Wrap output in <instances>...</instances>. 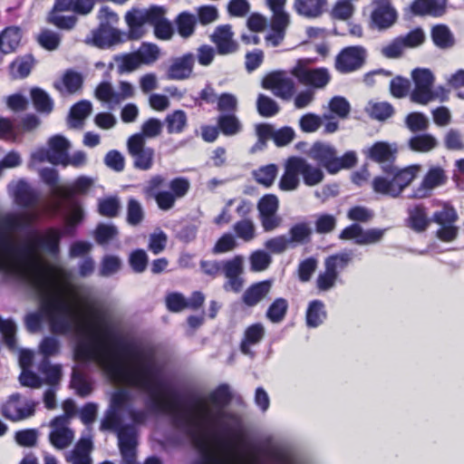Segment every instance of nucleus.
<instances>
[{"label": "nucleus", "mask_w": 464, "mask_h": 464, "mask_svg": "<svg viewBox=\"0 0 464 464\" xmlns=\"http://www.w3.org/2000/svg\"><path fill=\"white\" fill-rule=\"evenodd\" d=\"M71 147L70 141L62 135H55L48 141L52 164L63 165Z\"/></svg>", "instance_id": "obj_29"}, {"label": "nucleus", "mask_w": 464, "mask_h": 464, "mask_svg": "<svg viewBox=\"0 0 464 464\" xmlns=\"http://www.w3.org/2000/svg\"><path fill=\"white\" fill-rule=\"evenodd\" d=\"M404 46L401 41L397 36L388 44L382 46L380 50L381 54L387 59H398L402 56L404 53Z\"/></svg>", "instance_id": "obj_64"}, {"label": "nucleus", "mask_w": 464, "mask_h": 464, "mask_svg": "<svg viewBox=\"0 0 464 464\" xmlns=\"http://www.w3.org/2000/svg\"><path fill=\"white\" fill-rule=\"evenodd\" d=\"M406 127L413 133L426 131L430 127L428 117L422 112H411L405 118Z\"/></svg>", "instance_id": "obj_54"}, {"label": "nucleus", "mask_w": 464, "mask_h": 464, "mask_svg": "<svg viewBox=\"0 0 464 464\" xmlns=\"http://www.w3.org/2000/svg\"><path fill=\"white\" fill-rule=\"evenodd\" d=\"M372 5L371 27L382 31L395 24L398 14L391 0H372Z\"/></svg>", "instance_id": "obj_13"}, {"label": "nucleus", "mask_w": 464, "mask_h": 464, "mask_svg": "<svg viewBox=\"0 0 464 464\" xmlns=\"http://www.w3.org/2000/svg\"><path fill=\"white\" fill-rule=\"evenodd\" d=\"M398 153L396 143L377 141L367 152V157L379 164L383 174L372 180V188L376 193L397 198L417 177L420 167L411 165L399 169L394 165Z\"/></svg>", "instance_id": "obj_2"}, {"label": "nucleus", "mask_w": 464, "mask_h": 464, "mask_svg": "<svg viewBox=\"0 0 464 464\" xmlns=\"http://www.w3.org/2000/svg\"><path fill=\"white\" fill-rule=\"evenodd\" d=\"M31 97L35 109L44 113H50L53 108V102L46 92L40 88L31 90Z\"/></svg>", "instance_id": "obj_50"}, {"label": "nucleus", "mask_w": 464, "mask_h": 464, "mask_svg": "<svg viewBox=\"0 0 464 464\" xmlns=\"http://www.w3.org/2000/svg\"><path fill=\"white\" fill-rule=\"evenodd\" d=\"M353 256L352 251H343L325 259V271L321 274V291H328L334 286L339 273L352 262Z\"/></svg>", "instance_id": "obj_7"}, {"label": "nucleus", "mask_w": 464, "mask_h": 464, "mask_svg": "<svg viewBox=\"0 0 464 464\" xmlns=\"http://www.w3.org/2000/svg\"><path fill=\"white\" fill-rule=\"evenodd\" d=\"M195 57L192 53H186L171 61L166 72L169 80L181 81L190 77L193 72Z\"/></svg>", "instance_id": "obj_22"}, {"label": "nucleus", "mask_w": 464, "mask_h": 464, "mask_svg": "<svg viewBox=\"0 0 464 464\" xmlns=\"http://www.w3.org/2000/svg\"><path fill=\"white\" fill-rule=\"evenodd\" d=\"M299 173L294 162L293 157H290L285 165V172L280 179L279 188L285 191H291L297 188L299 185Z\"/></svg>", "instance_id": "obj_36"}, {"label": "nucleus", "mask_w": 464, "mask_h": 464, "mask_svg": "<svg viewBox=\"0 0 464 464\" xmlns=\"http://www.w3.org/2000/svg\"><path fill=\"white\" fill-rule=\"evenodd\" d=\"M329 110L341 119L348 117L351 106L349 102L342 96H334L329 102Z\"/></svg>", "instance_id": "obj_63"}, {"label": "nucleus", "mask_w": 464, "mask_h": 464, "mask_svg": "<svg viewBox=\"0 0 464 464\" xmlns=\"http://www.w3.org/2000/svg\"><path fill=\"white\" fill-rule=\"evenodd\" d=\"M408 227L417 233H421L427 229L430 224L426 208L422 205H416L408 210Z\"/></svg>", "instance_id": "obj_33"}, {"label": "nucleus", "mask_w": 464, "mask_h": 464, "mask_svg": "<svg viewBox=\"0 0 464 464\" xmlns=\"http://www.w3.org/2000/svg\"><path fill=\"white\" fill-rule=\"evenodd\" d=\"M220 55H229L238 50V44L234 40V33L229 24L218 26L210 36Z\"/></svg>", "instance_id": "obj_20"}, {"label": "nucleus", "mask_w": 464, "mask_h": 464, "mask_svg": "<svg viewBox=\"0 0 464 464\" xmlns=\"http://www.w3.org/2000/svg\"><path fill=\"white\" fill-rule=\"evenodd\" d=\"M82 75L73 70H67L61 80L53 82V87L62 94H74L78 92L82 86Z\"/></svg>", "instance_id": "obj_26"}, {"label": "nucleus", "mask_w": 464, "mask_h": 464, "mask_svg": "<svg viewBox=\"0 0 464 464\" xmlns=\"http://www.w3.org/2000/svg\"><path fill=\"white\" fill-rule=\"evenodd\" d=\"M233 231L244 242H251L256 237V227L251 218H241L235 222Z\"/></svg>", "instance_id": "obj_42"}, {"label": "nucleus", "mask_w": 464, "mask_h": 464, "mask_svg": "<svg viewBox=\"0 0 464 464\" xmlns=\"http://www.w3.org/2000/svg\"><path fill=\"white\" fill-rule=\"evenodd\" d=\"M357 162L354 151H348L343 156L338 157L336 150L328 144L321 143V167L325 168L330 173L334 174L343 169H350Z\"/></svg>", "instance_id": "obj_11"}, {"label": "nucleus", "mask_w": 464, "mask_h": 464, "mask_svg": "<svg viewBox=\"0 0 464 464\" xmlns=\"http://www.w3.org/2000/svg\"><path fill=\"white\" fill-rule=\"evenodd\" d=\"M218 127L225 136H235L242 130V124L235 114L219 115Z\"/></svg>", "instance_id": "obj_43"}, {"label": "nucleus", "mask_w": 464, "mask_h": 464, "mask_svg": "<svg viewBox=\"0 0 464 464\" xmlns=\"http://www.w3.org/2000/svg\"><path fill=\"white\" fill-rule=\"evenodd\" d=\"M244 272V257L240 255L235 256L233 258L222 261V270L227 279L224 284L226 291H233L238 293L244 285V279L241 275Z\"/></svg>", "instance_id": "obj_18"}, {"label": "nucleus", "mask_w": 464, "mask_h": 464, "mask_svg": "<svg viewBox=\"0 0 464 464\" xmlns=\"http://www.w3.org/2000/svg\"><path fill=\"white\" fill-rule=\"evenodd\" d=\"M385 229L370 228L364 230L357 223L346 227L339 235L342 240H353L356 245L365 246L380 242L384 236Z\"/></svg>", "instance_id": "obj_15"}, {"label": "nucleus", "mask_w": 464, "mask_h": 464, "mask_svg": "<svg viewBox=\"0 0 464 464\" xmlns=\"http://www.w3.org/2000/svg\"><path fill=\"white\" fill-rule=\"evenodd\" d=\"M159 12L156 18H153L151 25L154 27V34L158 39L169 40L173 34L172 24L165 17L166 8L159 6Z\"/></svg>", "instance_id": "obj_34"}, {"label": "nucleus", "mask_w": 464, "mask_h": 464, "mask_svg": "<svg viewBox=\"0 0 464 464\" xmlns=\"http://www.w3.org/2000/svg\"><path fill=\"white\" fill-rule=\"evenodd\" d=\"M60 352V342L56 337L46 336L39 344V353L43 355V360H48L49 357L55 356Z\"/></svg>", "instance_id": "obj_61"}, {"label": "nucleus", "mask_w": 464, "mask_h": 464, "mask_svg": "<svg viewBox=\"0 0 464 464\" xmlns=\"http://www.w3.org/2000/svg\"><path fill=\"white\" fill-rule=\"evenodd\" d=\"M314 59H299L291 73L307 88L299 92L295 98V106L302 109L310 104L314 99L315 91L319 88V69H312L310 66Z\"/></svg>", "instance_id": "obj_4"}, {"label": "nucleus", "mask_w": 464, "mask_h": 464, "mask_svg": "<svg viewBox=\"0 0 464 464\" xmlns=\"http://www.w3.org/2000/svg\"><path fill=\"white\" fill-rule=\"evenodd\" d=\"M92 104L87 100L75 103L70 110L68 125L72 129H82L84 120L91 114Z\"/></svg>", "instance_id": "obj_30"}, {"label": "nucleus", "mask_w": 464, "mask_h": 464, "mask_svg": "<svg viewBox=\"0 0 464 464\" xmlns=\"http://www.w3.org/2000/svg\"><path fill=\"white\" fill-rule=\"evenodd\" d=\"M270 289L271 283L269 281H262L254 284L244 293L243 302L247 306H254L268 295Z\"/></svg>", "instance_id": "obj_35"}, {"label": "nucleus", "mask_w": 464, "mask_h": 464, "mask_svg": "<svg viewBox=\"0 0 464 464\" xmlns=\"http://www.w3.org/2000/svg\"><path fill=\"white\" fill-rule=\"evenodd\" d=\"M34 407V401L23 399L20 394L15 393L3 405L1 412L6 419L17 421L33 416Z\"/></svg>", "instance_id": "obj_17"}, {"label": "nucleus", "mask_w": 464, "mask_h": 464, "mask_svg": "<svg viewBox=\"0 0 464 464\" xmlns=\"http://www.w3.org/2000/svg\"><path fill=\"white\" fill-rule=\"evenodd\" d=\"M447 180L448 177L444 169L439 166L430 168L423 179L424 186L430 188V189L444 185Z\"/></svg>", "instance_id": "obj_56"}, {"label": "nucleus", "mask_w": 464, "mask_h": 464, "mask_svg": "<svg viewBox=\"0 0 464 464\" xmlns=\"http://www.w3.org/2000/svg\"><path fill=\"white\" fill-rule=\"evenodd\" d=\"M159 5H152L148 9L132 8L125 14V20L129 26L128 39L137 40L144 34L143 26L151 24L159 12Z\"/></svg>", "instance_id": "obj_8"}, {"label": "nucleus", "mask_w": 464, "mask_h": 464, "mask_svg": "<svg viewBox=\"0 0 464 464\" xmlns=\"http://www.w3.org/2000/svg\"><path fill=\"white\" fill-rule=\"evenodd\" d=\"M113 60L117 65V71L120 74L133 72L140 66L134 52L115 55Z\"/></svg>", "instance_id": "obj_52"}, {"label": "nucleus", "mask_w": 464, "mask_h": 464, "mask_svg": "<svg viewBox=\"0 0 464 464\" xmlns=\"http://www.w3.org/2000/svg\"><path fill=\"white\" fill-rule=\"evenodd\" d=\"M262 86L271 90L276 97L285 101H289L295 92L294 80L282 72L268 75L264 79Z\"/></svg>", "instance_id": "obj_19"}, {"label": "nucleus", "mask_w": 464, "mask_h": 464, "mask_svg": "<svg viewBox=\"0 0 464 464\" xmlns=\"http://www.w3.org/2000/svg\"><path fill=\"white\" fill-rule=\"evenodd\" d=\"M70 417L61 415L55 417L50 423L51 431L49 440L57 450H63L69 447L74 440V432L69 427Z\"/></svg>", "instance_id": "obj_14"}, {"label": "nucleus", "mask_w": 464, "mask_h": 464, "mask_svg": "<svg viewBox=\"0 0 464 464\" xmlns=\"http://www.w3.org/2000/svg\"><path fill=\"white\" fill-rule=\"evenodd\" d=\"M22 31L18 26H8L0 33V53H14L20 44Z\"/></svg>", "instance_id": "obj_28"}, {"label": "nucleus", "mask_w": 464, "mask_h": 464, "mask_svg": "<svg viewBox=\"0 0 464 464\" xmlns=\"http://www.w3.org/2000/svg\"><path fill=\"white\" fill-rule=\"evenodd\" d=\"M34 64V59L31 54L17 57L9 66L13 78L23 79L27 77Z\"/></svg>", "instance_id": "obj_41"}, {"label": "nucleus", "mask_w": 464, "mask_h": 464, "mask_svg": "<svg viewBox=\"0 0 464 464\" xmlns=\"http://www.w3.org/2000/svg\"><path fill=\"white\" fill-rule=\"evenodd\" d=\"M293 9L302 17L316 18L319 16V0H294Z\"/></svg>", "instance_id": "obj_45"}, {"label": "nucleus", "mask_w": 464, "mask_h": 464, "mask_svg": "<svg viewBox=\"0 0 464 464\" xmlns=\"http://www.w3.org/2000/svg\"><path fill=\"white\" fill-rule=\"evenodd\" d=\"M128 151L133 158L134 167L140 170L152 168L155 151L145 145V139L140 134H134L128 139Z\"/></svg>", "instance_id": "obj_9"}, {"label": "nucleus", "mask_w": 464, "mask_h": 464, "mask_svg": "<svg viewBox=\"0 0 464 464\" xmlns=\"http://www.w3.org/2000/svg\"><path fill=\"white\" fill-rule=\"evenodd\" d=\"M126 39L128 38L124 33L102 23L97 30L92 32L91 36L87 37L85 42L88 44L105 49L121 44Z\"/></svg>", "instance_id": "obj_16"}, {"label": "nucleus", "mask_w": 464, "mask_h": 464, "mask_svg": "<svg viewBox=\"0 0 464 464\" xmlns=\"http://www.w3.org/2000/svg\"><path fill=\"white\" fill-rule=\"evenodd\" d=\"M92 448L91 430L88 428L87 434L81 437L73 450L67 455L66 460L71 464H92L91 458Z\"/></svg>", "instance_id": "obj_23"}, {"label": "nucleus", "mask_w": 464, "mask_h": 464, "mask_svg": "<svg viewBox=\"0 0 464 464\" xmlns=\"http://www.w3.org/2000/svg\"><path fill=\"white\" fill-rule=\"evenodd\" d=\"M290 22L291 20H287L285 15L283 17L282 15L271 17L270 30L265 36L266 44L272 47L278 46L285 39L286 29Z\"/></svg>", "instance_id": "obj_27"}, {"label": "nucleus", "mask_w": 464, "mask_h": 464, "mask_svg": "<svg viewBox=\"0 0 464 464\" xmlns=\"http://www.w3.org/2000/svg\"><path fill=\"white\" fill-rule=\"evenodd\" d=\"M408 146L412 151L427 153L438 146V140L430 133L417 134L409 139Z\"/></svg>", "instance_id": "obj_37"}, {"label": "nucleus", "mask_w": 464, "mask_h": 464, "mask_svg": "<svg viewBox=\"0 0 464 464\" xmlns=\"http://www.w3.org/2000/svg\"><path fill=\"white\" fill-rule=\"evenodd\" d=\"M312 231L306 223H298L294 225L289 230L288 241L292 247L305 243Z\"/></svg>", "instance_id": "obj_51"}, {"label": "nucleus", "mask_w": 464, "mask_h": 464, "mask_svg": "<svg viewBox=\"0 0 464 464\" xmlns=\"http://www.w3.org/2000/svg\"><path fill=\"white\" fill-rule=\"evenodd\" d=\"M367 51L361 45L343 48L336 56L335 67L342 73L359 70L365 63Z\"/></svg>", "instance_id": "obj_12"}, {"label": "nucleus", "mask_w": 464, "mask_h": 464, "mask_svg": "<svg viewBox=\"0 0 464 464\" xmlns=\"http://www.w3.org/2000/svg\"><path fill=\"white\" fill-rule=\"evenodd\" d=\"M95 98L105 103L111 110H114L125 100L135 95L134 86L126 81H120L118 90H115L110 82H102L95 89Z\"/></svg>", "instance_id": "obj_5"}, {"label": "nucleus", "mask_w": 464, "mask_h": 464, "mask_svg": "<svg viewBox=\"0 0 464 464\" xmlns=\"http://www.w3.org/2000/svg\"><path fill=\"white\" fill-rule=\"evenodd\" d=\"M430 36L433 44L440 49H450L455 44L454 35L445 24L433 26Z\"/></svg>", "instance_id": "obj_38"}, {"label": "nucleus", "mask_w": 464, "mask_h": 464, "mask_svg": "<svg viewBox=\"0 0 464 464\" xmlns=\"http://www.w3.org/2000/svg\"><path fill=\"white\" fill-rule=\"evenodd\" d=\"M265 335V328L261 324H254L248 326L244 334V338L240 344L241 352L249 356H253L254 353L251 346L256 345L261 342Z\"/></svg>", "instance_id": "obj_31"}, {"label": "nucleus", "mask_w": 464, "mask_h": 464, "mask_svg": "<svg viewBox=\"0 0 464 464\" xmlns=\"http://www.w3.org/2000/svg\"><path fill=\"white\" fill-rule=\"evenodd\" d=\"M366 111L371 118L377 121H385L394 113V108L387 102H369Z\"/></svg>", "instance_id": "obj_53"}, {"label": "nucleus", "mask_w": 464, "mask_h": 464, "mask_svg": "<svg viewBox=\"0 0 464 464\" xmlns=\"http://www.w3.org/2000/svg\"><path fill=\"white\" fill-rule=\"evenodd\" d=\"M448 0H413L410 6L414 15L440 17L446 13Z\"/></svg>", "instance_id": "obj_24"}, {"label": "nucleus", "mask_w": 464, "mask_h": 464, "mask_svg": "<svg viewBox=\"0 0 464 464\" xmlns=\"http://www.w3.org/2000/svg\"><path fill=\"white\" fill-rule=\"evenodd\" d=\"M39 372L44 376L45 382L52 387H55L62 377L60 365H53L49 360H42L38 366Z\"/></svg>", "instance_id": "obj_48"}, {"label": "nucleus", "mask_w": 464, "mask_h": 464, "mask_svg": "<svg viewBox=\"0 0 464 464\" xmlns=\"http://www.w3.org/2000/svg\"><path fill=\"white\" fill-rule=\"evenodd\" d=\"M39 176L42 181L50 188L53 196L62 199H71L72 198V189L59 185V174L54 168H43L39 169Z\"/></svg>", "instance_id": "obj_25"}, {"label": "nucleus", "mask_w": 464, "mask_h": 464, "mask_svg": "<svg viewBox=\"0 0 464 464\" xmlns=\"http://www.w3.org/2000/svg\"><path fill=\"white\" fill-rule=\"evenodd\" d=\"M1 237L8 238V240H10L12 244L17 247L30 246L38 257L39 262L56 282L62 285L69 284L68 281L72 277L71 272L63 267L52 268L46 266L37 251V248H41L53 256H57L60 252V240L62 238V232L60 230L56 228H49L42 234L36 235L33 242H17L11 237L9 233L4 232L0 229V237Z\"/></svg>", "instance_id": "obj_3"}, {"label": "nucleus", "mask_w": 464, "mask_h": 464, "mask_svg": "<svg viewBox=\"0 0 464 464\" xmlns=\"http://www.w3.org/2000/svg\"><path fill=\"white\" fill-rule=\"evenodd\" d=\"M167 131L169 134L182 133L188 126L187 113L182 110H175L167 114L164 120Z\"/></svg>", "instance_id": "obj_39"}, {"label": "nucleus", "mask_w": 464, "mask_h": 464, "mask_svg": "<svg viewBox=\"0 0 464 464\" xmlns=\"http://www.w3.org/2000/svg\"><path fill=\"white\" fill-rule=\"evenodd\" d=\"M1 226L8 232H14L25 227L30 223L27 214L9 213L0 220Z\"/></svg>", "instance_id": "obj_46"}, {"label": "nucleus", "mask_w": 464, "mask_h": 464, "mask_svg": "<svg viewBox=\"0 0 464 464\" xmlns=\"http://www.w3.org/2000/svg\"><path fill=\"white\" fill-rule=\"evenodd\" d=\"M256 110L262 117L269 118L276 115L280 107L275 100L261 93L256 100Z\"/></svg>", "instance_id": "obj_55"}, {"label": "nucleus", "mask_w": 464, "mask_h": 464, "mask_svg": "<svg viewBox=\"0 0 464 464\" xmlns=\"http://www.w3.org/2000/svg\"><path fill=\"white\" fill-rule=\"evenodd\" d=\"M0 274L5 278L25 281L40 296V313L25 317L30 333L40 330L44 317L52 333L78 336L75 360L95 362L113 382L147 395L145 408H138L132 403L129 390L113 392L101 420V430L117 435L123 464L136 463V426L144 424L149 413L170 416L173 425L192 441L199 453V459L193 464H216V389L206 396L193 397L183 405L165 399L161 395L164 363L155 349L150 345H131L126 359L121 360L111 345L105 315L95 309L96 302L90 290L56 282L30 246L17 247L1 237Z\"/></svg>", "instance_id": "obj_1"}, {"label": "nucleus", "mask_w": 464, "mask_h": 464, "mask_svg": "<svg viewBox=\"0 0 464 464\" xmlns=\"http://www.w3.org/2000/svg\"><path fill=\"white\" fill-rule=\"evenodd\" d=\"M237 98L232 93L224 92L218 98V110L222 112H227V114H235V112L237 111Z\"/></svg>", "instance_id": "obj_62"}, {"label": "nucleus", "mask_w": 464, "mask_h": 464, "mask_svg": "<svg viewBox=\"0 0 464 464\" xmlns=\"http://www.w3.org/2000/svg\"><path fill=\"white\" fill-rule=\"evenodd\" d=\"M414 88L410 98L412 102L427 105L429 103L430 92L433 87L435 77L430 69L416 68L411 72Z\"/></svg>", "instance_id": "obj_10"}, {"label": "nucleus", "mask_w": 464, "mask_h": 464, "mask_svg": "<svg viewBox=\"0 0 464 464\" xmlns=\"http://www.w3.org/2000/svg\"><path fill=\"white\" fill-rule=\"evenodd\" d=\"M140 65L154 63L160 57V50L155 44L142 43L134 52Z\"/></svg>", "instance_id": "obj_44"}, {"label": "nucleus", "mask_w": 464, "mask_h": 464, "mask_svg": "<svg viewBox=\"0 0 464 464\" xmlns=\"http://www.w3.org/2000/svg\"><path fill=\"white\" fill-rule=\"evenodd\" d=\"M288 309V303L285 298H276L266 311V317L275 324L285 318Z\"/></svg>", "instance_id": "obj_58"}, {"label": "nucleus", "mask_w": 464, "mask_h": 464, "mask_svg": "<svg viewBox=\"0 0 464 464\" xmlns=\"http://www.w3.org/2000/svg\"><path fill=\"white\" fill-rule=\"evenodd\" d=\"M459 217L452 206L445 204L440 210L434 212L431 220L440 226L436 237L443 242H452L459 235V227L455 225Z\"/></svg>", "instance_id": "obj_6"}, {"label": "nucleus", "mask_w": 464, "mask_h": 464, "mask_svg": "<svg viewBox=\"0 0 464 464\" xmlns=\"http://www.w3.org/2000/svg\"><path fill=\"white\" fill-rule=\"evenodd\" d=\"M250 268L254 272L266 270L272 263V257L265 250H256L249 256Z\"/></svg>", "instance_id": "obj_59"}, {"label": "nucleus", "mask_w": 464, "mask_h": 464, "mask_svg": "<svg viewBox=\"0 0 464 464\" xmlns=\"http://www.w3.org/2000/svg\"><path fill=\"white\" fill-rule=\"evenodd\" d=\"M178 34L183 38L190 37L198 23L197 15L188 11L181 12L174 20Z\"/></svg>", "instance_id": "obj_40"}, {"label": "nucleus", "mask_w": 464, "mask_h": 464, "mask_svg": "<svg viewBox=\"0 0 464 464\" xmlns=\"http://www.w3.org/2000/svg\"><path fill=\"white\" fill-rule=\"evenodd\" d=\"M0 333L5 345L12 351L16 349V324L12 319H4L0 316Z\"/></svg>", "instance_id": "obj_49"}, {"label": "nucleus", "mask_w": 464, "mask_h": 464, "mask_svg": "<svg viewBox=\"0 0 464 464\" xmlns=\"http://www.w3.org/2000/svg\"><path fill=\"white\" fill-rule=\"evenodd\" d=\"M405 49H413L420 46L425 41L424 31L417 27L406 34L398 36Z\"/></svg>", "instance_id": "obj_60"}, {"label": "nucleus", "mask_w": 464, "mask_h": 464, "mask_svg": "<svg viewBox=\"0 0 464 464\" xmlns=\"http://www.w3.org/2000/svg\"><path fill=\"white\" fill-rule=\"evenodd\" d=\"M122 266L121 259L115 255H105L100 263L98 275L102 277H110L117 274Z\"/></svg>", "instance_id": "obj_47"}, {"label": "nucleus", "mask_w": 464, "mask_h": 464, "mask_svg": "<svg viewBox=\"0 0 464 464\" xmlns=\"http://www.w3.org/2000/svg\"><path fill=\"white\" fill-rule=\"evenodd\" d=\"M278 172V168L275 164H268L260 167L258 169L253 171V176L257 183L265 187H270Z\"/></svg>", "instance_id": "obj_57"}, {"label": "nucleus", "mask_w": 464, "mask_h": 464, "mask_svg": "<svg viewBox=\"0 0 464 464\" xmlns=\"http://www.w3.org/2000/svg\"><path fill=\"white\" fill-rule=\"evenodd\" d=\"M299 175L303 177L307 186H314L319 183V165H313L304 158L293 157Z\"/></svg>", "instance_id": "obj_32"}, {"label": "nucleus", "mask_w": 464, "mask_h": 464, "mask_svg": "<svg viewBox=\"0 0 464 464\" xmlns=\"http://www.w3.org/2000/svg\"><path fill=\"white\" fill-rule=\"evenodd\" d=\"M8 189L14 198L15 203L21 207H32L38 202V191L23 179L16 183L9 184Z\"/></svg>", "instance_id": "obj_21"}]
</instances>
